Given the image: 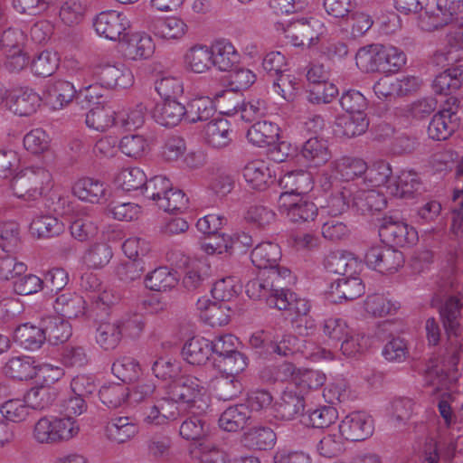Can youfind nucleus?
I'll return each instance as SVG.
<instances>
[{
    "mask_svg": "<svg viewBox=\"0 0 463 463\" xmlns=\"http://www.w3.org/2000/svg\"><path fill=\"white\" fill-rule=\"evenodd\" d=\"M293 281L289 269H269L260 271L256 279L248 281L245 292L250 298L264 301L269 307H285L286 300L280 298V293Z\"/></svg>",
    "mask_w": 463,
    "mask_h": 463,
    "instance_id": "nucleus-1",
    "label": "nucleus"
},
{
    "mask_svg": "<svg viewBox=\"0 0 463 463\" xmlns=\"http://www.w3.org/2000/svg\"><path fill=\"white\" fill-rule=\"evenodd\" d=\"M165 396L178 408L180 403L185 404L194 414L204 412L209 406L203 381L192 375H182L172 381Z\"/></svg>",
    "mask_w": 463,
    "mask_h": 463,
    "instance_id": "nucleus-2",
    "label": "nucleus"
},
{
    "mask_svg": "<svg viewBox=\"0 0 463 463\" xmlns=\"http://www.w3.org/2000/svg\"><path fill=\"white\" fill-rule=\"evenodd\" d=\"M14 195L25 201H36L52 187V175L43 166H30L11 180Z\"/></svg>",
    "mask_w": 463,
    "mask_h": 463,
    "instance_id": "nucleus-3",
    "label": "nucleus"
},
{
    "mask_svg": "<svg viewBox=\"0 0 463 463\" xmlns=\"http://www.w3.org/2000/svg\"><path fill=\"white\" fill-rule=\"evenodd\" d=\"M379 236L383 242L391 247H409L418 241V232L397 216L385 215L379 226Z\"/></svg>",
    "mask_w": 463,
    "mask_h": 463,
    "instance_id": "nucleus-4",
    "label": "nucleus"
},
{
    "mask_svg": "<svg viewBox=\"0 0 463 463\" xmlns=\"http://www.w3.org/2000/svg\"><path fill=\"white\" fill-rule=\"evenodd\" d=\"M446 106L433 116L429 124L428 135L434 140L448 139L459 127L458 117L459 100L450 97L447 99Z\"/></svg>",
    "mask_w": 463,
    "mask_h": 463,
    "instance_id": "nucleus-5",
    "label": "nucleus"
},
{
    "mask_svg": "<svg viewBox=\"0 0 463 463\" xmlns=\"http://www.w3.org/2000/svg\"><path fill=\"white\" fill-rule=\"evenodd\" d=\"M180 415V409L173 402L164 396L156 397L155 401L146 402L140 408L141 421L147 427L167 425Z\"/></svg>",
    "mask_w": 463,
    "mask_h": 463,
    "instance_id": "nucleus-6",
    "label": "nucleus"
},
{
    "mask_svg": "<svg viewBox=\"0 0 463 463\" xmlns=\"http://www.w3.org/2000/svg\"><path fill=\"white\" fill-rule=\"evenodd\" d=\"M278 204L280 213L291 222L313 221L317 215L316 204L303 195L292 197L287 194H281Z\"/></svg>",
    "mask_w": 463,
    "mask_h": 463,
    "instance_id": "nucleus-7",
    "label": "nucleus"
},
{
    "mask_svg": "<svg viewBox=\"0 0 463 463\" xmlns=\"http://www.w3.org/2000/svg\"><path fill=\"white\" fill-rule=\"evenodd\" d=\"M92 76L101 87L107 89H126L134 81L132 71L123 63H99L93 67Z\"/></svg>",
    "mask_w": 463,
    "mask_h": 463,
    "instance_id": "nucleus-8",
    "label": "nucleus"
},
{
    "mask_svg": "<svg viewBox=\"0 0 463 463\" xmlns=\"http://www.w3.org/2000/svg\"><path fill=\"white\" fill-rule=\"evenodd\" d=\"M461 8L463 0H438L436 11L421 14L419 25L422 30L429 32L441 28L456 20Z\"/></svg>",
    "mask_w": 463,
    "mask_h": 463,
    "instance_id": "nucleus-9",
    "label": "nucleus"
},
{
    "mask_svg": "<svg viewBox=\"0 0 463 463\" xmlns=\"http://www.w3.org/2000/svg\"><path fill=\"white\" fill-rule=\"evenodd\" d=\"M93 25L98 34L110 41H120L126 36L130 22L125 14L109 10L99 14Z\"/></svg>",
    "mask_w": 463,
    "mask_h": 463,
    "instance_id": "nucleus-10",
    "label": "nucleus"
},
{
    "mask_svg": "<svg viewBox=\"0 0 463 463\" xmlns=\"http://www.w3.org/2000/svg\"><path fill=\"white\" fill-rule=\"evenodd\" d=\"M338 429L345 440L362 441L373 435V420L365 412L354 411L341 420Z\"/></svg>",
    "mask_w": 463,
    "mask_h": 463,
    "instance_id": "nucleus-11",
    "label": "nucleus"
},
{
    "mask_svg": "<svg viewBox=\"0 0 463 463\" xmlns=\"http://www.w3.org/2000/svg\"><path fill=\"white\" fill-rule=\"evenodd\" d=\"M364 260L374 270L392 273L403 265L404 257L402 251L392 247L375 246L366 251Z\"/></svg>",
    "mask_w": 463,
    "mask_h": 463,
    "instance_id": "nucleus-12",
    "label": "nucleus"
},
{
    "mask_svg": "<svg viewBox=\"0 0 463 463\" xmlns=\"http://www.w3.org/2000/svg\"><path fill=\"white\" fill-rule=\"evenodd\" d=\"M322 24L315 18L293 21L285 28L286 38L294 46L310 47L321 33Z\"/></svg>",
    "mask_w": 463,
    "mask_h": 463,
    "instance_id": "nucleus-13",
    "label": "nucleus"
},
{
    "mask_svg": "<svg viewBox=\"0 0 463 463\" xmlns=\"http://www.w3.org/2000/svg\"><path fill=\"white\" fill-rule=\"evenodd\" d=\"M274 417L281 420H293L305 410V398L289 384L273 406Z\"/></svg>",
    "mask_w": 463,
    "mask_h": 463,
    "instance_id": "nucleus-14",
    "label": "nucleus"
},
{
    "mask_svg": "<svg viewBox=\"0 0 463 463\" xmlns=\"http://www.w3.org/2000/svg\"><path fill=\"white\" fill-rule=\"evenodd\" d=\"M146 29L156 37L164 40H176L182 38L187 30L185 23L177 17H153L148 16L146 21Z\"/></svg>",
    "mask_w": 463,
    "mask_h": 463,
    "instance_id": "nucleus-15",
    "label": "nucleus"
},
{
    "mask_svg": "<svg viewBox=\"0 0 463 463\" xmlns=\"http://www.w3.org/2000/svg\"><path fill=\"white\" fill-rule=\"evenodd\" d=\"M76 95L74 85L68 80H51L45 85L44 98L53 109H61L76 99Z\"/></svg>",
    "mask_w": 463,
    "mask_h": 463,
    "instance_id": "nucleus-16",
    "label": "nucleus"
},
{
    "mask_svg": "<svg viewBox=\"0 0 463 463\" xmlns=\"http://www.w3.org/2000/svg\"><path fill=\"white\" fill-rule=\"evenodd\" d=\"M456 63L439 73L432 83L433 90L449 95L463 85V56L455 58Z\"/></svg>",
    "mask_w": 463,
    "mask_h": 463,
    "instance_id": "nucleus-17",
    "label": "nucleus"
},
{
    "mask_svg": "<svg viewBox=\"0 0 463 463\" xmlns=\"http://www.w3.org/2000/svg\"><path fill=\"white\" fill-rule=\"evenodd\" d=\"M247 184L255 190L263 191L275 181V175L269 165L263 160H253L248 163L242 171Z\"/></svg>",
    "mask_w": 463,
    "mask_h": 463,
    "instance_id": "nucleus-18",
    "label": "nucleus"
},
{
    "mask_svg": "<svg viewBox=\"0 0 463 463\" xmlns=\"http://www.w3.org/2000/svg\"><path fill=\"white\" fill-rule=\"evenodd\" d=\"M72 193L81 201L100 203L107 200L108 186L98 179L84 177L75 182Z\"/></svg>",
    "mask_w": 463,
    "mask_h": 463,
    "instance_id": "nucleus-19",
    "label": "nucleus"
},
{
    "mask_svg": "<svg viewBox=\"0 0 463 463\" xmlns=\"http://www.w3.org/2000/svg\"><path fill=\"white\" fill-rule=\"evenodd\" d=\"M41 104L40 96L30 89L14 91L6 100V108L15 115L30 116Z\"/></svg>",
    "mask_w": 463,
    "mask_h": 463,
    "instance_id": "nucleus-20",
    "label": "nucleus"
},
{
    "mask_svg": "<svg viewBox=\"0 0 463 463\" xmlns=\"http://www.w3.org/2000/svg\"><path fill=\"white\" fill-rule=\"evenodd\" d=\"M213 65L219 71H228L240 61V54L234 45L226 39H219L210 46Z\"/></svg>",
    "mask_w": 463,
    "mask_h": 463,
    "instance_id": "nucleus-21",
    "label": "nucleus"
},
{
    "mask_svg": "<svg viewBox=\"0 0 463 463\" xmlns=\"http://www.w3.org/2000/svg\"><path fill=\"white\" fill-rule=\"evenodd\" d=\"M53 308L60 317L79 318L86 313V301L75 292H63L56 297Z\"/></svg>",
    "mask_w": 463,
    "mask_h": 463,
    "instance_id": "nucleus-22",
    "label": "nucleus"
},
{
    "mask_svg": "<svg viewBox=\"0 0 463 463\" xmlns=\"http://www.w3.org/2000/svg\"><path fill=\"white\" fill-rule=\"evenodd\" d=\"M357 67L365 72L386 71L384 66L383 45L373 43L361 47L355 55Z\"/></svg>",
    "mask_w": 463,
    "mask_h": 463,
    "instance_id": "nucleus-23",
    "label": "nucleus"
},
{
    "mask_svg": "<svg viewBox=\"0 0 463 463\" xmlns=\"http://www.w3.org/2000/svg\"><path fill=\"white\" fill-rule=\"evenodd\" d=\"M281 258V250L277 243L264 241L259 243L250 253L252 264L262 270L269 269H287L279 266L278 261Z\"/></svg>",
    "mask_w": 463,
    "mask_h": 463,
    "instance_id": "nucleus-24",
    "label": "nucleus"
},
{
    "mask_svg": "<svg viewBox=\"0 0 463 463\" xmlns=\"http://www.w3.org/2000/svg\"><path fill=\"white\" fill-rule=\"evenodd\" d=\"M365 290V287L360 278L354 275H348L339 278L330 286V294L335 301L354 300L361 297Z\"/></svg>",
    "mask_w": 463,
    "mask_h": 463,
    "instance_id": "nucleus-25",
    "label": "nucleus"
},
{
    "mask_svg": "<svg viewBox=\"0 0 463 463\" xmlns=\"http://www.w3.org/2000/svg\"><path fill=\"white\" fill-rule=\"evenodd\" d=\"M138 432L137 426L128 417H114L106 424L105 437L115 443L121 444L134 438Z\"/></svg>",
    "mask_w": 463,
    "mask_h": 463,
    "instance_id": "nucleus-26",
    "label": "nucleus"
},
{
    "mask_svg": "<svg viewBox=\"0 0 463 463\" xmlns=\"http://www.w3.org/2000/svg\"><path fill=\"white\" fill-rule=\"evenodd\" d=\"M279 183L285 190L282 194L292 197L304 195L313 188L311 175L304 170L288 172L279 177Z\"/></svg>",
    "mask_w": 463,
    "mask_h": 463,
    "instance_id": "nucleus-27",
    "label": "nucleus"
},
{
    "mask_svg": "<svg viewBox=\"0 0 463 463\" xmlns=\"http://www.w3.org/2000/svg\"><path fill=\"white\" fill-rule=\"evenodd\" d=\"M387 201L384 194L375 189H356L354 185L353 194V206L362 213L380 212L386 207Z\"/></svg>",
    "mask_w": 463,
    "mask_h": 463,
    "instance_id": "nucleus-28",
    "label": "nucleus"
},
{
    "mask_svg": "<svg viewBox=\"0 0 463 463\" xmlns=\"http://www.w3.org/2000/svg\"><path fill=\"white\" fill-rule=\"evenodd\" d=\"M71 236L79 241L93 239L99 231L98 218L91 211H80L70 226Z\"/></svg>",
    "mask_w": 463,
    "mask_h": 463,
    "instance_id": "nucleus-29",
    "label": "nucleus"
},
{
    "mask_svg": "<svg viewBox=\"0 0 463 463\" xmlns=\"http://www.w3.org/2000/svg\"><path fill=\"white\" fill-rule=\"evenodd\" d=\"M184 106L175 99L164 100L156 105L153 118L156 123L166 128L175 127L184 119Z\"/></svg>",
    "mask_w": 463,
    "mask_h": 463,
    "instance_id": "nucleus-30",
    "label": "nucleus"
},
{
    "mask_svg": "<svg viewBox=\"0 0 463 463\" xmlns=\"http://www.w3.org/2000/svg\"><path fill=\"white\" fill-rule=\"evenodd\" d=\"M331 171L344 181L360 177L368 170L367 163L359 157L342 156L330 164Z\"/></svg>",
    "mask_w": 463,
    "mask_h": 463,
    "instance_id": "nucleus-31",
    "label": "nucleus"
},
{
    "mask_svg": "<svg viewBox=\"0 0 463 463\" xmlns=\"http://www.w3.org/2000/svg\"><path fill=\"white\" fill-rule=\"evenodd\" d=\"M231 124L223 118L211 120L206 124L203 136L206 143L214 148L227 146L231 141Z\"/></svg>",
    "mask_w": 463,
    "mask_h": 463,
    "instance_id": "nucleus-32",
    "label": "nucleus"
},
{
    "mask_svg": "<svg viewBox=\"0 0 463 463\" xmlns=\"http://www.w3.org/2000/svg\"><path fill=\"white\" fill-rule=\"evenodd\" d=\"M279 137V126L268 120L257 121L247 131L248 140L260 147L276 144Z\"/></svg>",
    "mask_w": 463,
    "mask_h": 463,
    "instance_id": "nucleus-33",
    "label": "nucleus"
},
{
    "mask_svg": "<svg viewBox=\"0 0 463 463\" xmlns=\"http://www.w3.org/2000/svg\"><path fill=\"white\" fill-rule=\"evenodd\" d=\"M276 440L275 432L269 427H253L243 433L241 445L252 450H267L273 447Z\"/></svg>",
    "mask_w": 463,
    "mask_h": 463,
    "instance_id": "nucleus-34",
    "label": "nucleus"
},
{
    "mask_svg": "<svg viewBox=\"0 0 463 463\" xmlns=\"http://www.w3.org/2000/svg\"><path fill=\"white\" fill-rule=\"evenodd\" d=\"M324 267L330 273L348 276L354 275L357 272L359 263L351 253L337 250L326 256Z\"/></svg>",
    "mask_w": 463,
    "mask_h": 463,
    "instance_id": "nucleus-35",
    "label": "nucleus"
},
{
    "mask_svg": "<svg viewBox=\"0 0 463 463\" xmlns=\"http://www.w3.org/2000/svg\"><path fill=\"white\" fill-rule=\"evenodd\" d=\"M212 354L211 342L204 337L190 338L183 346L182 355L190 364L203 365Z\"/></svg>",
    "mask_w": 463,
    "mask_h": 463,
    "instance_id": "nucleus-36",
    "label": "nucleus"
},
{
    "mask_svg": "<svg viewBox=\"0 0 463 463\" xmlns=\"http://www.w3.org/2000/svg\"><path fill=\"white\" fill-rule=\"evenodd\" d=\"M250 419V411L245 404L227 408L219 418V426L225 431L236 432L242 430Z\"/></svg>",
    "mask_w": 463,
    "mask_h": 463,
    "instance_id": "nucleus-37",
    "label": "nucleus"
},
{
    "mask_svg": "<svg viewBox=\"0 0 463 463\" xmlns=\"http://www.w3.org/2000/svg\"><path fill=\"white\" fill-rule=\"evenodd\" d=\"M301 154L314 166L322 165L331 158L327 141L317 136L309 137L304 143Z\"/></svg>",
    "mask_w": 463,
    "mask_h": 463,
    "instance_id": "nucleus-38",
    "label": "nucleus"
},
{
    "mask_svg": "<svg viewBox=\"0 0 463 463\" xmlns=\"http://www.w3.org/2000/svg\"><path fill=\"white\" fill-rule=\"evenodd\" d=\"M14 340L28 350L39 349L46 340L43 326H35L29 323L20 325L14 332Z\"/></svg>",
    "mask_w": 463,
    "mask_h": 463,
    "instance_id": "nucleus-39",
    "label": "nucleus"
},
{
    "mask_svg": "<svg viewBox=\"0 0 463 463\" xmlns=\"http://www.w3.org/2000/svg\"><path fill=\"white\" fill-rule=\"evenodd\" d=\"M30 356H15L8 360L4 367V373L10 378L27 381L36 376V365Z\"/></svg>",
    "mask_w": 463,
    "mask_h": 463,
    "instance_id": "nucleus-40",
    "label": "nucleus"
},
{
    "mask_svg": "<svg viewBox=\"0 0 463 463\" xmlns=\"http://www.w3.org/2000/svg\"><path fill=\"white\" fill-rule=\"evenodd\" d=\"M326 380V374L320 371L304 370L298 371L288 384L305 398L309 392L322 387Z\"/></svg>",
    "mask_w": 463,
    "mask_h": 463,
    "instance_id": "nucleus-41",
    "label": "nucleus"
},
{
    "mask_svg": "<svg viewBox=\"0 0 463 463\" xmlns=\"http://www.w3.org/2000/svg\"><path fill=\"white\" fill-rule=\"evenodd\" d=\"M354 184H347L335 190L326 199V203L322 205V209L331 216H337L345 212L350 206V200L353 199Z\"/></svg>",
    "mask_w": 463,
    "mask_h": 463,
    "instance_id": "nucleus-42",
    "label": "nucleus"
},
{
    "mask_svg": "<svg viewBox=\"0 0 463 463\" xmlns=\"http://www.w3.org/2000/svg\"><path fill=\"white\" fill-rule=\"evenodd\" d=\"M184 109V120L188 123L208 120L215 113V108L210 96L191 99Z\"/></svg>",
    "mask_w": 463,
    "mask_h": 463,
    "instance_id": "nucleus-43",
    "label": "nucleus"
},
{
    "mask_svg": "<svg viewBox=\"0 0 463 463\" xmlns=\"http://www.w3.org/2000/svg\"><path fill=\"white\" fill-rule=\"evenodd\" d=\"M122 329L120 323L116 321L101 322L96 329V343L104 350H113L120 343Z\"/></svg>",
    "mask_w": 463,
    "mask_h": 463,
    "instance_id": "nucleus-44",
    "label": "nucleus"
},
{
    "mask_svg": "<svg viewBox=\"0 0 463 463\" xmlns=\"http://www.w3.org/2000/svg\"><path fill=\"white\" fill-rule=\"evenodd\" d=\"M145 286L153 291H166L177 285L178 279L175 271L167 267H159L148 272L144 279Z\"/></svg>",
    "mask_w": 463,
    "mask_h": 463,
    "instance_id": "nucleus-45",
    "label": "nucleus"
},
{
    "mask_svg": "<svg viewBox=\"0 0 463 463\" xmlns=\"http://www.w3.org/2000/svg\"><path fill=\"white\" fill-rule=\"evenodd\" d=\"M212 389L219 400L230 401L238 397L243 387L239 377L220 373L212 381Z\"/></svg>",
    "mask_w": 463,
    "mask_h": 463,
    "instance_id": "nucleus-46",
    "label": "nucleus"
},
{
    "mask_svg": "<svg viewBox=\"0 0 463 463\" xmlns=\"http://www.w3.org/2000/svg\"><path fill=\"white\" fill-rule=\"evenodd\" d=\"M29 231L38 239L50 238L61 234L64 231V224L52 215H41L33 219Z\"/></svg>",
    "mask_w": 463,
    "mask_h": 463,
    "instance_id": "nucleus-47",
    "label": "nucleus"
},
{
    "mask_svg": "<svg viewBox=\"0 0 463 463\" xmlns=\"http://www.w3.org/2000/svg\"><path fill=\"white\" fill-rule=\"evenodd\" d=\"M463 304L458 297L450 296L439 307L443 326L448 332L454 333L460 326Z\"/></svg>",
    "mask_w": 463,
    "mask_h": 463,
    "instance_id": "nucleus-48",
    "label": "nucleus"
},
{
    "mask_svg": "<svg viewBox=\"0 0 463 463\" xmlns=\"http://www.w3.org/2000/svg\"><path fill=\"white\" fill-rule=\"evenodd\" d=\"M46 339L53 345L66 342L71 335V326L62 317H47L43 320Z\"/></svg>",
    "mask_w": 463,
    "mask_h": 463,
    "instance_id": "nucleus-49",
    "label": "nucleus"
},
{
    "mask_svg": "<svg viewBox=\"0 0 463 463\" xmlns=\"http://www.w3.org/2000/svg\"><path fill=\"white\" fill-rule=\"evenodd\" d=\"M400 308V304L383 294L368 295L364 301L365 311L373 317L393 315Z\"/></svg>",
    "mask_w": 463,
    "mask_h": 463,
    "instance_id": "nucleus-50",
    "label": "nucleus"
},
{
    "mask_svg": "<svg viewBox=\"0 0 463 463\" xmlns=\"http://www.w3.org/2000/svg\"><path fill=\"white\" fill-rule=\"evenodd\" d=\"M422 190V183L420 175L413 170H403L395 181L396 196L401 198H411L420 194Z\"/></svg>",
    "mask_w": 463,
    "mask_h": 463,
    "instance_id": "nucleus-51",
    "label": "nucleus"
},
{
    "mask_svg": "<svg viewBox=\"0 0 463 463\" xmlns=\"http://www.w3.org/2000/svg\"><path fill=\"white\" fill-rule=\"evenodd\" d=\"M184 61L192 71L203 73L213 65L211 48L206 45H195L187 51Z\"/></svg>",
    "mask_w": 463,
    "mask_h": 463,
    "instance_id": "nucleus-52",
    "label": "nucleus"
},
{
    "mask_svg": "<svg viewBox=\"0 0 463 463\" xmlns=\"http://www.w3.org/2000/svg\"><path fill=\"white\" fill-rule=\"evenodd\" d=\"M86 7L80 0H64L60 3L58 18L65 26L80 24L85 16Z\"/></svg>",
    "mask_w": 463,
    "mask_h": 463,
    "instance_id": "nucleus-53",
    "label": "nucleus"
},
{
    "mask_svg": "<svg viewBox=\"0 0 463 463\" xmlns=\"http://www.w3.org/2000/svg\"><path fill=\"white\" fill-rule=\"evenodd\" d=\"M214 365L222 374L239 377L238 375L248 366V358L244 354L235 351L220 358H214Z\"/></svg>",
    "mask_w": 463,
    "mask_h": 463,
    "instance_id": "nucleus-54",
    "label": "nucleus"
},
{
    "mask_svg": "<svg viewBox=\"0 0 463 463\" xmlns=\"http://www.w3.org/2000/svg\"><path fill=\"white\" fill-rule=\"evenodd\" d=\"M155 52V43L147 34L133 35L127 45L126 55L131 60L150 58Z\"/></svg>",
    "mask_w": 463,
    "mask_h": 463,
    "instance_id": "nucleus-55",
    "label": "nucleus"
},
{
    "mask_svg": "<svg viewBox=\"0 0 463 463\" xmlns=\"http://www.w3.org/2000/svg\"><path fill=\"white\" fill-rule=\"evenodd\" d=\"M86 124L89 128L98 131H105L118 123L115 112L109 107L96 106L86 114Z\"/></svg>",
    "mask_w": 463,
    "mask_h": 463,
    "instance_id": "nucleus-56",
    "label": "nucleus"
},
{
    "mask_svg": "<svg viewBox=\"0 0 463 463\" xmlns=\"http://www.w3.org/2000/svg\"><path fill=\"white\" fill-rule=\"evenodd\" d=\"M368 126L369 121L365 114H347L337 120L339 131L348 138L364 134Z\"/></svg>",
    "mask_w": 463,
    "mask_h": 463,
    "instance_id": "nucleus-57",
    "label": "nucleus"
},
{
    "mask_svg": "<svg viewBox=\"0 0 463 463\" xmlns=\"http://www.w3.org/2000/svg\"><path fill=\"white\" fill-rule=\"evenodd\" d=\"M26 402L33 410H44L56 400L57 392L49 386H36L31 388L24 395Z\"/></svg>",
    "mask_w": 463,
    "mask_h": 463,
    "instance_id": "nucleus-58",
    "label": "nucleus"
},
{
    "mask_svg": "<svg viewBox=\"0 0 463 463\" xmlns=\"http://www.w3.org/2000/svg\"><path fill=\"white\" fill-rule=\"evenodd\" d=\"M146 269L144 258L128 260L116 267L115 273L119 280L124 283H131L141 279Z\"/></svg>",
    "mask_w": 463,
    "mask_h": 463,
    "instance_id": "nucleus-59",
    "label": "nucleus"
},
{
    "mask_svg": "<svg viewBox=\"0 0 463 463\" xmlns=\"http://www.w3.org/2000/svg\"><path fill=\"white\" fill-rule=\"evenodd\" d=\"M113 256L111 247L107 243H94L83 255L84 263L92 269H101L110 261Z\"/></svg>",
    "mask_w": 463,
    "mask_h": 463,
    "instance_id": "nucleus-60",
    "label": "nucleus"
},
{
    "mask_svg": "<svg viewBox=\"0 0 463 463\" xmlns=\"http://www.w3.org/2000/svg\"><path fill=\"white\" fill-rule=\"evenodd\" d=\"M128 388L120 383H109L103 384L99 391V397L109 408L119 407L128 398Z\"/></svg>",
    "mask_w": 463,
    "mask_h": 463,
    "instance_id": "nucleus-61",
    "label": "nucleus"
},
{
    "mask_svg": "<svg viewBox=\"0 0 463 463\" xmlns=\"http://www.w3.org/2000/svg\"><path fill=\"white\" fill-rule=\"evenodd\" d=\"M113 374L124 383L137 380L140 375V365L132 357L123 356L116 360L111 367Z\"/></svg>",
    "mask_w": 463,
    "mask_h": 463,
    "instance_id": "nucleus-62",
    "label": "nucleus"
},
{
    "mask_svg": "<svg viewBox=\"0 0 463 463\" xmlns=\"http://www.w3.org/2000/svg\"><path fill=\"white\" fill-rule=\"evenodd\" d=\"M0 411L7 420L22 422L31 414L32 409L24 397L6 401L1 405Z\"/></svg>",
    "mask_w": 463,
    "mask_h": 463,
    "instance_id": "nucleus-63",
    "label": "nucleus"
},
{
    "mask_svg": "<svg viewBox=\"0 0 463 463\" xmlns=\"http://www.w3.org/2000/svg\"><path fill=\"white\" fill-rule=\"evenodd\" d=\"M146 179V175L142 169L128 167L120 171L116 182L123 190L134 191L140 189L143 191Z\"/></svg>",
    "mask_w": 463,
    "mask_h": 463,
    "instance_id": "nucleus-64",
    "label": "nucleus"
}]
</instances>
